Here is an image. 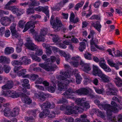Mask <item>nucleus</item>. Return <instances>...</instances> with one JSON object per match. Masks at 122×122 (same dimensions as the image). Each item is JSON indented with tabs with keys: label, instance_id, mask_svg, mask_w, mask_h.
I'll return each mask as SVG.
<instances>
[{
	"label": "nucleus",
	"instance_id": "1",
	"mask_svg": "<svg viewBox=\"0 0 122 122\" xmlns=\"http://www.w3.org/2000/svg\"><path fill=\"white\" fill-rule=\"evenodd\" d=\"M56 77L57 79L61 81V82L58 83L59 81H58L54 80L51 81V84L56 88V84H57L58 89L60 91H62L63 90L67 89V86L69 83L74 82V79L72 77H71L69 80L65 78L63 76L58 75L56 76Z\"/></svg>",
	"mask_w": 122,
	"mask_h": 122
},
{
	"label": "nucleus",
	"instance_id": "2",
	"mask_svg": "<svg viewBox=\"0 0 122 122\" xmlns=\"http://www.w3.org/2000/svg\"><path fill=\"white\" fill-rule=\"evenodd\" d=\"M100 109H103L107 112V118L109 122H114L116 120L115 117L112 116V112L117 113L119 111L118 109L115 108L114 107H111L110 104L102 103V105L99 106Z\"/></svg>",
	"mask_w": 122,
	"mask_h": 122
},
{
	"label": "nucleus",
	"instance_id": "3",
	"mask_svg": "<svg viewBox=\"0 0 122 122\" xmlns=\"http://www.w3.org/2000/svg\"><path fill=\"white\" fill-rule=\"evenodd\" d=\"M75 92L71 88H70L62 94V95L64 96L62 97L61 98L59 99L57 101V104L67 103L68 101L66 98H71V94Z\"/></svg>",
	"mask_w": 122,
	"mask_h": 122
},
{
	"label": "nucleus",
	"instance_id": "4",
	"mask_svg": "<svg viewBox=\"0 0 122 122\" xmlns=\"http://www.w3.org/2000/svg\"><path fill=\"white\" fill-rule=\"evenodd\" d=\"M50 23L52 27L56 30H60L62 26V24L58 17H56L54 20V16H52L50 20Z\"/></svg>",
	"mask_w": 122,
	"mask_h": 122
},
{
	"label": "nucleus",
	"instance_id": "5",
	"mask_svg": "<svg viewBox=\"0 0 122 122\" xmlns=\"http://www.w3.org/2000/svg\"><path fill=\"white\" fill-rule=\"evenodd\" d=\"M47 64H44L42 63H39V66L46 70L47 71H51L53 70V69L56 68L57 66L56 65H52L51 62L50 61V60L48 59L47 60Z\"/></svg>",
	"mask_w": 122,
	"mask_h": 122
},
{
	"label": "nucleus",
	"instance_id": "6",
	"mask_svg": "<svg viewBox=\"0 0 122 122\" xmlns=\"http://www.w3.org/2000/svg\"><path fill=\"white\" fill-rule=\"evenodd\" d=\"M26 41L27 42L24 44V45L28 49L35 51L37 48V46L33 43L30 38H27Z\"/></svg>",
	"mask_w": 122,
	"mask_h": 122
},
{
	"label": "nucleus",
	"instance_id": "7",
	"mask_svg": "<svg viewBox=\"0 0 122 122\" xmlns=\"http://www.w3.org/2000/svg\"><path fill=\"white\" fill-rule=\"evenodd\" d=\"M3 95L5 97H11L13 98H17L19 96V93H16L15 92L10 90H7L6 92H4Z\"/></svg>",
	"mask_w": 122,
	"mask_h": 122
},
{
	"label": "nucleus",
	"instance_id": "8",
	"mask_svg": "<svg viewBox=\"0 0 122 122\" xmlns=\"http://www.w3.org/2000/svg\"><path fill=\"white\" fill-rule=\"evenodd\" d=\"M35 23L32 21H29L25 24L24 29L23 30H27L30 29V30H35L34 29L35 26L34 25Z\"/></svg>",
	"mask_w": 122,
	"mask_h": 122
},
{
	"label": "nucleus",
	"instance_id": "9",
	"mask_svg": "<svg viewBox=\"0 0 122 122\" xmlns=\"http://www.w3.org/2000/svg\"><path fill=\"white\" fill-rule=\"evenodd\" d=\"M30 33H31L33 36H35V40L38 41H43L44 40V38L42 37L40 34L38 35L37 31H30Z\"/></svg>",
	"mask_w": 122,
	"mask_h": 122
},
{
	"label": "nucleus",
	"instance_id": "10",
	"mask_svg": "<svg viewBox=\"0 0 122 122\" xmlns=\"http://www.w3.org/2000/svg\"><path fill=\"white\" fill-rule=\"evenodd\" d=\"M55 107V104L54 103H51L48 101L45 102L41 105V107L43 109L46 108H53Z\"/></svg>",
	"mask_w": 122,
	"mask_h": 122
},
{
	"label": "nucleus",
	"instance_id": "11",
	"mask_svg": "<svg viewBox=\"0 0 122 122\" xmlns=\"http://www.w3.org/2000/svg\"><path fill=\"white\" fill-rule=\"evenodd\" d=\"M90 90L89 88H83L76 90L75 92L79 95H87L89 94Z\"/></svg>",
	"mask_w": 122,
	"mask_h": 122
},
{
	"label": "nucleus",
	"instance_id": "12",
	"mask_svg": "<svg viewBox=\"0 0 122 122\" xmlns=\"http://www.w3.org/2000/svg\"><path fill=\"white\" fill-rule=\"evenodd\" d=\"M21 98L23 102L28 104H30L31 103L32 101L29 97L24 93H22L21 94Z\"/></svg>",
	"mask_w": 122,
	"mask_h": 122
},
{
	"label": "nucleus",
	"instance_id": "13",
	"mask_svg": "<svg viewBox=\"0 0 122 122\" xmlns=\"http://www.w3.org/2000/svg\"><path fill=\"white\" fill-rule=\"evenodd\" d=\"M87 116L85 114L81 115L80 118H77L75 120V122H90L87 118Z\"/></svg>",
	"mask_w": 122,
	"mask_h": 122
},
{
	"label": "nucleus",
	"instance_id": "14",
	"mask_svg": "<svg viewBox=\"0 0 122 122\" xmlns=\"http://www.w3.org/2000/svg\"><path fill=\"white\" fill-rule=\"evenodd\" d=\"M93 74L95 76H98L99 77L103 73L102 71L99 68L96 66L93 65Z\"/></svg>",
	"mask_w": 122,
	"mask_h": 122
},
{
	"label": "nucleus",
	"instance_id": "15",
	"mask_svg": "<svg viewBox=\"0 0 122 122\" xmlns=\"http://www.w3.org/2000/svg\"><path fill=\"white\" fill-rule=\"evenodd\" d=\"M98 40L97 39H95L94 40V38H91L90 42L91 45H94L97 48L100 50H104L105 47L103 46H99L95 44H97L98 43Z\"/></svg>",
	"mask_w": 122,
	"mask_h": 122
},
{
	"label": "nucleus",
	"instance_id": "16",
	"mask_svg": "<svg viewBox=\"0 0 122 122\" xmlns=\"http://www.w3.org/2000/svg\"><path fill=\"white\" fill-rule=\"evenodd\" d=\"M0 21L2 25H9L11 22L9 17L6 16L2 17L0 19Z\"/></svg>",
	"mask_w": 122,
	"mask_h": 122
},
{
	"label": "nucleus",
	"instance_id": "17",
	"mask_svg": "<svg viewBox=\"0 0 122 122\" xmlns=\"http://www.w3.org/2000/svg\"><path fill=\"white\" fill-rule=\"evenodd\" d=\"M13 82L11 80L8 81L6 84L2 86V88L3 90L10 89L13 86Z\"/></svg>",
	"mask_w": 122,
	"mask_h": 122
},
{
	"label": "nucleus",
	"instance_id": "18",
	"mask_svg": "<svg viewBox=\"0 0 122 122\" xmlns=\"http://www.w3.org/2000/svg\"><path fill=\"white\" fill-rule=\"evenodd\" d=\"M75 107L71 106H66V107L65 114L70 115L74 113Z\"/></svg>",
	"mask_w": 122,
	"mask_h": 122
},
{
	"label": "nucleus",
	"instance_id": "19",
	"mask_svg": "<svg viewBox=\"0 0 122 122\" xmlns=\"http://www.w3.org/2000/svg\"><path fill=\"white\" fill-rule=\"evenodd\" d=\"M114 81L117 86L120 87L122 86V79L118 76L114 78Z\"/></svg>",
	"mask_w": 122,
	"mask_h": 122
},
{
	"label": "nucleus",
	"instance_id": "20",
	"mask_svg": "<svg viewBox=\"0 0 122 122\" xmlns=\"http://www.w3.org/2000/svg\"><path fill=\"white\" fill-rule=\"evenodd\" d=\"M47 35L48 36H50L52 37V41L55 43H56L58 42H59L61 41L60 38L57 35H53L52 34L49 33H48Z\"/></svg>",
	"mask_w": 122,
	"mask_h": 122
},
{
	"label": "nucleus",
	"instance_id": "21",
	"mask_svg": "<svg viewBox=\"0 0 122 122\" xmlns=\"http://www.w3.org/2000/svg\"><path fill=\"white\" fill-rule=\"evenodd\" d=\"M117 90L116 89L110 88L109 91L106 92V94L108 95L117 96Z\"/></svg>",
	"mask_w": 122,
	"mask_h": 122
},
{
	"label": "nucleus",
	"instance_id": "22",
	"mask_svg": "<svg viewBox=\"0 0 122 122\" xmlns=\"http://www.w3.org/2000/svg\"><path fill=\"white\" fill-rule=\"evenodd\" d=\"M22 65H27L30 64L31 62L30 59H28L26 56H23L21 59Z\"/></svg>",
	"mask_w": 122,
	"mask_h": 122
},
{
	"label": "nucleus",
	"instance_id": "23",
	"mask_svg": "<svg viewBox=\"0 0 122 122\" xmlns=\"http://www.w3.org/2000/svg\"><path fill=\"white\" fill-rule=\"evenodd\" d=\"M21 82L23 87H27L28 89H30V85L28 83L29 82V80L27 79H24L21 80Z\"/></svg>",
	"mask_w": 122,
	"mask_h": 122
},
{
	"label": "nucleus",
	"instance_id": "24",
	"mask_svg": "<svg viewBox=\"0 0 122 122\" xmlns=\"http://www.w3.org/2000/svg\"><path fill=\"white\" fill-rule=\"evenodd\" d=\"M29 56L33 60L39 62L41 61V59L39 57L36 56L33 52H31L29 54Z\"/></svg>",
	"mask_w": 122,
	"mask_h": 122
},
{
	"label": "nucleus",
	"instance_id": "25",
	"mask_svg": "<svg viewBox=\"0 0 122 122\" xmlns=\"http://www.w3.org/2000/svg\"><path fill=\"white\" fill-rule=\"evenodd\" d=\"M10 62V59L6 56H1L0 57V63H3L9 64Z\"/></svg>",
	"mask_w": 122,
	"mask_h": 122
},
{
	"label": "nucleus",
	"instance_id": "26",
	"mask_svg": "<svg viewBox=\"0 0 122 122\" xmlns=\"http://www.w3.org/2000/svg\"><path fill=\"white\" fill-rule=\"evenodd\" d=\"M19 109L18 108H14L10 112V115L11 116L15 117L18 115L19 113Z\"/></svg>",
	"mask_w": 122,
	"mask_h": 122
},
{
	"label": "nucleus",
	"instance_id": "27",
	"mask_svg": "<svg viewBox=\"0 0 122 122\" xmlns=\"http://www.w3.org/2000/svg\"><path fill=\"white\" fill-rule=\"evenodd\" d=\"M99 77L101 78L102 80L104 82L108 83L109 81L110 78L104 74L103 73Z\"/></svg>",
	"mask_w": 122,
	"mask_h": 122
},
{
	"label": "nucleus",
	"instance_id": "28",
	"mask_svg": "<svg viewBox=\"0 0 122 122\" xmlns=\"http://www.w3.org/2000/svg\"><path fill=\"white\" fill-rule=\"evenodd\" d=\"M83 70L86 72H88L91 70V66L89 63H86L82 67Z\"/></svg>",
	"mask_w": 122,
	"mask_h": 122
},
{
	"label": "nucleus",
	"instance_id": "29",
	"mask_svg": "<svg viewBox=\"0 0 122 122\" xmlns=\"http://www.w3.org/2000/svg\"><path fill=\"white\" fill-rule=\"evenodd\" d=\"M45 96L48 97L49 94H46L44 93L43 92H40L38 95V98L41 101H44L46 99V97L44 96Z\"/></svg>",
	"mask_w": 122,
	"mask_h": 122
},
{
	"label": "nucleus",
	"instance_id": "30",
	"mask_svg": "<svg viewBox=\"0 0 122 122\" xmlns=\"http://www.w3.org/2000/svg\"><path fill=\"white\" fill-rule=\"evenodd\" d=\"M91 25L98 30H100L101 25L99 22L97 21L95 23L92 22Z\"/></svg>",
	"mask_w": 122,
	"mask_h": 122
},
{
	"label": "nucleus",
	"instance_id": "31",
	"mask_svg": "<svg viewBox=\"0 0 122 122\" xmlns=\"http://www.w3.org/2000/svg\"><path fill=\"white\" fill-rule=\"evenodd\" d=\"M14 51V49L13 48L8 47L5 49L4 53L5 54L8 55L13 53Z\"/></svg>",
	"mask_w": 122,
	"mask_h": 122
},
{
	"label": "nucleus",
	"instance_id": "32",
	"mask_svg": "<svg viewBox=\"0 0 122 122\" xmlns=\"http://www.w3.org/2000/svg\"><path fill=\"white\" fill-rule=\"evenodd\" d=\"M12 36L16 38L18 40L20 38L21 35L18 33L17 31H11Z\"/></svg>",
	"mask_w": 122,
	"mask_h": 122
},
{
	"label": "nucleus",
	"instance_id": "33",
	"mask_svg": "<svg viewBox=\"0 0 122 122\" xmlns=\"http://www.w3.org/2000/svg\"><path fill=\"white\" fill-rule=\"evenodd\" d=\"M76 78V82L77 84H80L82 78L80 75L77 73H75L74 74Z\"/></svg>",
	"mask_w": 122,
	"mask_h": 122
},
{
	"label": "nucleus",
	"instance_id": "34",
	"mask_svg": "<svg viewBox=\"0 0 122 122\" xmlns=\"http://www.w3.org/2000/svg\"><path fill=\"white\" fill-rule=\"evenodd\" d=\"M80 46L79 47V50L81 52L83 51L86 47V44L84 42H81L79 44Z\"/></svg>",
	"mask_w": 122,
	"mask_h": 122
},
{
	"label": "nucleus",
	"instance_id": "35",
	"mask_svg": "<svg viewBox=\"0 0 122 122\" xmlns=\"http://www.w3.org/2000/svg\"><path fill=\"white\" fill-rule=\"evenodd\" d=\"M42 11L46 15V16L48 17H49V13L48 10V7L47 6L43 7Z\"/></svg>",
	"mask_w": 122,
	"mask_h": 122
},
{
	"label": "nucleus",
	"instance_id": "36",
	"mask_svg": "<svg viewBox=\"0 0 122 122\" xmlns=\"http://www.w3.org/2000/svg\"><path fill=\"white\" fill-rule=\"evenodd\" d=\"M74 14L73 13H71L70 17V21L73 23H76L78 21V19L77 18L75 19H74Z\"/></svg>",
	"mask_w": 122,
	"mask_h": 122
},
{
	"label": "nucleus",
	"instance_id": "37",
	"mask_svg": "<svg viewBox=\"0 0 122 122\" xmlns=\"http://www.w3.org/2000/svg\"><path fill=\"white\" fill-rule=\"evenodd\" d=\"M40 4V3L39 1H37L36 0H34L32 1L30 3H29V6H37L39 5Z\"/></svg>",
	"mask_w": 122,
	"mask_h": 122
},
{
	"label": "nucleus",
	"instance_id": "38",
	"mask_svg": "<svg viewBox=\"0 0 122 122\" xmlns=\"http://www.w3.org/2000/svg\"><path fill=\"white\" fill-rule=\"evenodd\" d=\"M26 22L24 20H20L19 21L18 23L19 27L22 29L24 28Z\"/></svg>",
	"mask_w": 122,
	"mask_h": 122
},
{
	"label": "nucleus",
	"instance_id": "39",
	"mask_svg": "<svg viewBox=\"0 0 122 122\" xmlns=\"http://www.w3.org/2000/svg\"><path fill=\"white\" fill-rule=\"evenodd\" d=\"M84 107L83 106H81L80 107L75 106V110L76 112L79 113L82 112L84 111Z\"/></svg>",
	"mask_w": 122,
	"mask_h": 122
},
{
	"label": "nucleus",
	"instance_id": "40",
	"mask_svg": "<svg viewBox=\"0 0 122 122\" xmlns=\"http://www.w3.org/2000/svg\"><path fill=\"white\" fill-rule=\"evenodd\" d=\"M26 72L25 69H22L19 71L17 74V75L19 76H23L24 75Z\"/></svg>",
	"mask_w": 122,
	"mask_h": 122
},
{
	"label": "nucleus",
	"instance_id": "41",
	"mask_svg": "<svg viewBox=\"0 0 122 122\" xmlns=\"http://www.w3.org/2000/svg\"><path fill=\"white\" fill-rule=\"evenodd\" d=\"M22 63L21 61L20 60H15L12 61L11 62L12 65L14 66L16 65L18 66V65H21Z\"/></svg>",
	"mask_w": 122,
	"mask_h": 122
},
{
	"label": "nucleus",
	"instance_id": "42",
	"mask_svg": "<svg viewBox=\"0 0 122 122\" xmlns=\"http://www.w3.org/2000/svg\"><path fill=\"white\" fill-rule=\"evenodd\" d=\"M4 71L6 73H8L11 69L10 67L8 65H4L3 67Z\"/></svg>",
	"mask_w": 122,
	"mask_h": 122
},
{
	"label": "nucleus",
	"instance_id": "43",
	"mask_svg": "<svg viewBox=\"0 0 122 122\" xmlns=\"http://www.w3.org/2000/svg\"><path fill=\"white\" fill-rule=\"evenodd\" d=\"M39 77V76L36 74H32L30 75V79L33 81H35Z\"/></svg>",
	"mask_w": 122,
	"mask_h": 122
},
{
	"label": "nucleus",
	"instance_id": "44",
	"mask_svg": "<svg viewBox=\"0 0 122 122\" xmlns=\"http://www.w3.org/2000/svg\"><path fill=\"white\" fill-rule=\"evenodd\" d=\"M34 10L32 8H29L27 9L26 13L27 14L30 15L34 13Z\"/></svg>",
	"mask_w": 122,
	"mask_h": 122
},
{
	"label": "nucleus",
	"instance_id": "45",
	"mask_svg": "<svg viewBox=\"0 0 122 122\" xmlns=\"http://www.w3.org/2000/svg\"><path fill=\"white\" fill-rule=\"evenodd\" d=\"M92 55L90 53L87 52L84 54V56L86 59L89 60H91L92 59L91 57Z\"/></svg>",
	"mask_w": 122,
	"mask_h": 122
},
{
	"label": "nucleus",
	"instance_id": "46",
	"mask_svg": "<svg viewBox=\"0 0 122 122\" xmlns=\"http://www.w3.org/2000/svg\"><path fill=\"white\" fill-rule=\"evenodd\" d=\"M22 68V66H15L14 69V71L15 73H17L19 71V70Z\"/></svg>",
	"mask_w": 122,
	"mask_h": 122
},
{
	"label": "nucleus",
	"instance_id": "47",
	"mask_svg": "<svg viewBox=\"0 0 122 122\" xmlns=\"http://www.w3.org/2000/svg\"><path fill=\"white\" fill-rule=\"evenodd\" d=\"M8 79L6 77L0 76V84L6 82Z\"/></svg>",
	"mask_w": 122,
	"mask_h": 122
},
{
	"label": "nucleus",
	"instance_id": "48",
	"mask_svg": "<svg viewBox=\"0 0 122 122\" xmlns=\"http://www.w3.org/2000/svg\"><path fill=\"white\" fill-rule=\"evenodd\" d=\"M84 2L83 1H81L76 5L75 7V9L76 10H78L79 8L81 7L83 5Z\"/></svg>",
	"mask_w": 122,
	"mask_h": 122
},
{
	"label": "nucleus",
	"instance_id": "49",
	"mask_svg": "<svg viewBox=\"0 0 122 122\" xmlns=\"http://www.w3.org/2000/svg\"><path fill=\"white\" fill-rule=\"evenodd\" d=\"M81 106H83L84 108L86 109L89 108L90 107V105L88 103L84 102H83Z\"/></svg>",
	"mask_w": 122,
	"mask_h": 122
},
{
	"label": "nucleus",
	"instance_id": "50",
	"mask_svg": "<svg viewBox=\"0 0 122 122\" xmlns=\"http://www.w3.org/2000/svg\"><path fill=\"white\" fill-rule=\"evenodd\" d=\"M75 102L78 105L81 106L83 102V100H82V99L79 98H77Z\"/></svg>",
	"mask_w": 122,
	"mask_h": 122
},
{
	"label": "nucleus",
	"instance_id": "51",
	"mask_svg": "<svg viewBox=\"0 0 122 122\" xmlns=\"http://www.w3.org/2000/svg\"><path fill=\"white\" fill-rule=\"evenodd\" d=\"M43 78L38 77L35 81V83L36 84H41L42 83H43Z\"/></svg>",
	"mask_w": 122,
	"mask_h": 122
},
{
	"label": "nucleus",
	"instance_id": "52",
	"mask_svg": "<svg viewBox=\"0 0 122 122\" xmlns=\"http://www.w3.org/2000/svg\"><path fill=\"white\" fill-rule=\"evenodd\" d=\"M10 8V10H11L14 14L16 13L18 10V9L15 6H12Z\"/></svg>",
	"mask_w": 122,
	"mask_h": 122
},
{
	"label": "nucleus",
	"instance_id": "53",
	"mask_svg": "<svg viewBox=\"0 0 122 122\" xmlns=\"http://www.w3.org/2000/svg\"><path fill=\"white\" fill-rule=\"evenodd\" d=\"M94 89L96 92L98 94H101L102 93L103 91V89L101 88L99 89L96 87H94Z\"/></svg>",
	"mask_w": 122,
	"mask_h": 122
},
{
	"label": "nucleus",
	"instance_id": "54",
	"mask_svg": "<svg viewBox=\"0 0 122 122\" xmlns=\"http://www.w3.org/2000/svg\"><path fill=\"white\" fill-rule=\"evenodd\" d=\"M94 112H96V113H98L102 117H104V115L103 113L100 110L98 109L95 108L94 109Z\"/></svg>",
	"mask_w": 122,
	"mask_h": 122
},
{
	"label": "nucleus",
	"instance_id": "55",
	"mask_svg": "<svg viewBox=\"0 0 122 122\" xmlns=\"http://www.w3.org/2000/svg\"><path fill=\"white\" fill-rule=\"evenodd\" d=\"M95 32L94 31H90V34L88 36V38L90 39L91 37L92 38H93L94 36L96 35Z\"/></svg>",
	"mask_w": 122,
	"mask_h": 122
},
{
	"label": "nucleus",
	"instance_id": "56",
	"mask_svg": "<svg viewBox=\"0 0 122 122\" xmlns=\"http://www.w3.org/2000/svg\"><path fill=\"white\" fill-rule=\"evenodd\" d=\"M111 107H114L115 108H116L118 109L117 107H118L119 105H117L116 103L114 101H112L111 103Z\"/></svg>",
	"mask_w": 122,
	"mask_h": 122
},
{
	"label": "nucleus",
	"instance_id": "57",
	"mask_svg": "<svg viewBox=\"0 0 122 122\" xmlns=\"http://www.w3.org/2000/svg\"><path fill=\"white\" fill-rule=\"evenodd\" d=\"M42 49H40L37 50L35 53V54L36 55L38 56H41L42 54Z\"/></svg>",
	"mask_w": 122,
	"mask_h": 122
},
{
	"label": "nucleus",
	"instance_id": "58",
	"mask_svg": "<svg viewBox=\"0 0 122 122\" xmlns=\"http://www.w3.org/2000/svg\"><path fill=\"white\" fill-rule=\"evenodd\" d=\"M90 19L92 20L96 19L97 20H100V16L97 15H94L92 16Z\"/></svg>",
	"mask_w": 122,
	"mask_h": 122
},
{
	"label": "nucleus",
	"instance_id": "59",
	"mask_svg": "<svg viewBox=\"0 0 122 122\" xmlns=\"http://www.w3.org/2000/svg\"><path fill=\"white\" fill-rule=\"evenodd\" d=\"M102 60L100 61V62L99 63V66L103 69L105 68V67L107 66L106 65L105 63H104L102 62Z\"/></svg>",
	"mask_w": 122,
	"mask_h": 122
},
{
	"label": "nucleus",
	"instance_id": "60",
	"mask_svg": "<svg viewBox=\"0 0 122 122\" xmlns=\"http://www.w3.org/2000/svg\"><path fill=\"white\" fill-rule=\"evenodd\" d=\"M47 90L49 92L52 93L54 92L55 90V88L51 86H50L48 87Z\"/></svg>",
	"mask_w": 122,
	"mask_h": 122
},
{
	"label": "nucleus",
	"instance_id": "61",
	"mask_svg": "<svg viewBox=\"0 0 122 122\" xmlns=\"http://www.w3.org/2000/svg\"><path fill=\"white\" fill-rule=\"evenodd\" d=\"M115 57H122V52H121L120 51L117 50V51L116 54H115Z\"/></svg>",
	"mask_w": 122,
	"mask_h": 122
},
{
	"label": "nucleus",
	"instance_id": "62",
	"mask_svg": "<svg viewBox=\"0 0 122 122\" xmlns=\"http://www.w3.org/2000/svg\"><path fill=\"white\" fill-rule=\"evenodd\" d=\"M58 46L61 48L65 49L67 47V46L64 44L60 43L58 44Z\"/></svg>",
	"mask_w": 122,
	"mask_h": 122
},
{
	"label": "nucleus",
	"instance_id": "63",
	"mask_svg": "<svg viewBox=\"0 0 122 122\" xmlns=\"http://www.w3.org/2000/svg\"><path fill=\"white\" fill-rule=\"evenodd\" d=\"M56 114L54 112H52L50 113H49L48 114V117L51 118H53L55 117Z\"/></svg>",
	"mask_w": 122,
	"mask_h": 122
},
{
	"label": "nucleus",
	"instance_id": "64",
	"mask_svg": "<svg viewBox=\"0 0 122 122\" xmlns=\"http://www.w3.org/2000/svg\"><path fill=\"white\" fill-rule=\"evenodd\" d=\"M65 120L67 122H73L74 119L72 117H68L65 119Z\"/></svg>",
	"mask_w": 122,
	"mask_h": 122
}]
</instances>
